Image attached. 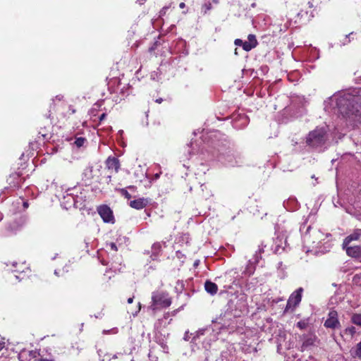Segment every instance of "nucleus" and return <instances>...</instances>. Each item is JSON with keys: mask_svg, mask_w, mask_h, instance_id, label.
<instances>
[{"mask_svg": "<svg viewBox=\"0 0 361 361\" xmlns=\"http://www.w3.org/2000/svg\"><path fill=\"white\" fill-rule=\"evenodd\" d=\"M172 299L166 291L156 290L152 293V302L149 308L153 312L169 307Z\"/></svg>", "mask_w": 361, "mask_h": 361, "instance_id": "1", "label": "nucleus"}, {"mask_svg": "<svg viewBox=\"0 0 361 361\" xmlns=\"http://www.w3.org/2000/svg\"><path fill=\"white\" fill-rule=\"evenodd\" d=\"M58 123L65 124L70 118L71 116L76 112V109L68 102H63L60 107L56 109Z\"/></svg>", "mask_w": 361, "mask_h": 361, "instance_id": "2", "label": "nucleus"}, {"mask_svg": "<svg viewBox=\"0 0 361 361\" xmlns=\"http://www.w3.org/2000/svg\"><path fill=\"white\" fill-rule=\"evenodd\" d=\"M325 135L326 131L324 128H316L309 133L306 138V143L312 147L320 145L324 142Z\"/></svg>", "mask_w": 361, "mask_h": 361, "instance_id": "3", "label": "nucleus"}, {"mask_svg": "<svg viewBox=\"0 0 361 361\" xmlns=\"http://www.w3.org/2000/svg\"><path fill=\"white\" fill-rule=\"evenodd\" d=\"M13 269H12V275L17 280L21 281L24 279L28 273L30 272L29 267L25 263L14 262L13 264Z\"/></svg>", "mask_w": 361, "mask_h": 361, "instance_id": "4", "label": "nucleus"}, {"mask_svg": "<svg viewBox=\"0 0 361 361\" xmlns=\"http://www.w3.org/2000/svg\"><path fill=\"white\" fill-rule=\"evenodd\" d=\"M302 288H300L294 291L289 297L284 312H288L289 310L293 312L295 307L300 304L302 300Z\"/></svg>", "mask_w": 361, "mask_h": 361, "instance_id": "5", "label": "nucleus"}, {"mask_svg": "<svg viewBox=\"0 0 361 361\" xmlns=\"http://www.w3.org/2000/svg\"><path fill=\"white\" fill-rule=\"evenodd\" d=\"M97 212L105 223H114L113 211L106 204H102L97 207Z\"/></svg>", "mask_w": 361, "mask_h": 361, "instance_id": "6", "label": "nucleus"}, {"mask_svg": "<svg viewBox=\"0 0 361 361\" xmlns=\"http://www.w3.org/2000/svg\"><path fill=\"white\" fill-rule=\"evenodd\" d=\"M324 326L326 328L331 329L341 327V324L338 318V312L336 310H331L329 312L328 318L324 322Z\"/></svg>", "mask_w": 361, "mask_h": 361, "instance_id": "7", "label": "nucleus"}, {"mask_svg": "<svg viewBox=\"0 0 361 361\" xmlns=\"http://www.w3.org/2000/svg\"><path fill=\"white\" fill-rule=\"evenodd\" d=\"M106 166L109 170L114 171L115 173H118L120 169V162L118 158L115 157H109L106 161Z\"/></svg>", "mask_w": 361, "mask_h": 361, "instance_id": "8", "label": "nucleus"}, {"mask_svg": "<svg viewBox=\"0 0 361 361\" xmlns=\"http://www.w3.org/2000/svg\"><path fill=\"white\" fill-rule=\"evenodd\" d=\"M149 202V201L147 198L140 197L130 201L129 205L130 207L139 210L145 208Z\"/></svg>", "mask_w": 361, "mask_h": 361, "instance_id": "9", "label": "nucleus"}, {"mask_svg": "<svg viewBox=\"0 0 361 361\" xmlns=\"http://www.w3.org/2000/svg\"><path fill=\"white\" fill-rule=\"evenodd\" d=\"M361 237V229L356 230L354 233L347 236L343 243L344 248L347 247L353 240H357Z\"/></svg>", "mask_w": 361, "mask_h": 361, "instance_id": "10", "label": "nucleus"}, {"mask_svg": "<svg viewBox=\"0 0 361 361\" xmlns=\"http://www.w3.org/2000/svg\"><path fill=\"white\" fill-rule=\"evenodd\" d=\"M341 111L345 113L348 116H354L357 121L361 120V106L358 107L352 106V109H348V111H342V110H341Z\"/></svg>", "mask_w": 361, "mask_h": 361, "instance_id": "11", "label": "nucleus"}, {"mask_svg": "<svg viewBox=\"0 0 361 361\" xmlns=\"http://www.w3.org/2000/svg\"><path fill=\"white\" fill-rule=\"evenodd\" d=\"M204 288H205V290L214 295H215L217 291H218V286L215 283H213L211 281H206L205 283H204Z\"/></svg>", "mask_w": 361, "mask_h": 361, "instance_id": "12", "label": "nucleus"}, {"mask_svg": "<svg viewBox=\"0 0 361 361\" xmlns=\"http://www.w3.org/2000/svg\"><path fill=\"white\" fill-rule=\"evenodd\" d=\"M346 247V253L348 256L353 257H357L360 255V247L358 246L354 247Z\"/></svg>", "mask_w": 361, "mask_h": 361, "instance_id": "13", "label": "nucleus"}, {"mask_svg": "<svg viewBox=\"0 0 361 361\" xmlns=\"http://www.w3.org/2000/svg\"><path fill=\"white\" fill-rule=\"evenodd\" d=\"M63 102H66L63 99V96L61 94L56 95L53 99H52V105L54 109H58L60 107V105L63 104Z\"/></svg>", "mask_w": 361, "mask_h": 361, "instance_id": "14", "label": "nucleus"}, {"mask_svg": "<svg viewBox=\"0 0 361 361\" xmlns=\"http://www.w3.org/2000/svg\"><path fill=\"white\" fill-rule=\"evenodd\" d=\"M350 354L354 358L361 359V341L352 348Z\"/></svg>", "mask_w": 361, "mask_h": 361, "instance_id": "15", "label": "nucleus"}, {"mask_svg": "<svg viewBox=\"0 0 361 361\" xmlns=\"http://www.w3.org/2000/svg\"><path fill=\"white\" fill-rule=\"evenodd\" d=\"M314 339L313 338H306L302 342L301 345V350L304 351L307 347L311 346L314 344Z\"/></svg>", "mask_w": 361, "mask_h": 361, "instance_id": "16", "label": "nucleus"}, {"mask_svg": "<svg viewBox=\"0 0 361 361\" xmlns=\"http://www.w3.org/2000/svg\"><path fill=\"white\" fill-rule=\"evenodd\" d=\"M351 322L354 324L361 326V314H353L351 317Z\"/></svg>", "mask_w": 361, "mask_h": 361, "instance_id": "17", "label": "nucleus"}, {"mask_svg": "<svg viewBox=\"0 0 361 361\" xmlns=\"http://www.w3.org/2000/svg\"><path fill=\"white\" fill-rule=\"evenodd\" d=\"M355 333H356V329L354 326L348 327L343 331V334L345 335L350 336V338H352L353 337V336L355 335Z\"/></svg>", "mask_w": 361, "mask_h": 361, "instance_id": "18", "label": "nucleus"}, {"mask_svg": "<svg viewBox=\"0 0 361 361\" xmlns=\"http://www.w3.org/2000/svg\"><path fill=\"white\" fill-rule=\"evenodd\" d=\"M116 190H118L120 192V194L127 200H130L132 197L131 195L128 192V190L126 188H119L116 189Z\"/></svg>", "mask_w": 361, "mask_h": 361, "instance_id": "19", "label": "nucleus"}, {"mask_svg": "<svg viewBox=\"0 0 361 361\" xmlns=\"http://www.w3.org/2000/svg\"><path fill=\"white\" fill-rule=\"evenodd\" d=\"M86 142V139L82 137H76L74 142V144L78 147H80L83 146L84 143Z\"/></svg>", "mask_w": 361, "mask_h": 361, "instance_id": "20", "label": "nucleus"}, {"mask_svg": "<svg viewBox=\"0 0 361 361\" xmlns=\"http://www.w3.org/2000/svg\"><path fill=\"white\" fill-rule=\"evenodd\" d=\"M248 42L251 43L255 47L258 44L257 40L255 35L250 34L247 37Z\"/></svg>", "mask_w": 361, "mask_h": 361, "instance_id": "21", "label": "nucleus"}, {"mask_svg": "<svg viewBox=\"0 0 361 361\" xmlns=\"http://www.w3.org/2000/svg\"><path fill=\"white\" fill-rule=\"evenodd\" d=\"M254 48H255V47L251 43H250L248 41L243 42V49L245 51H249Z\"/></svg>", "mask_w": 361, "mask_h": 361, "instance_id": "22", "label": "nucleus"}, {"mask_svg": "<svg viewBox=\"0 0 361 361\" xmlns=\"http://www.w3.org/2000/svg\"><path fill=\"white\" fill-rule=\"evenodd\" d=\"M307 323L305 321H299L296 326L300 329H304L307 327Z\"/></svg>", "mask_w": 361, "mask_h": 361, "instance_id": "23", "label": "nucleus"}, {"mask_svg": "<svg viewBox=\"0 0 361 361\" xmlns=\"http://www.w3.org/2000/svg\"><path fill=\"white\" fill-rule=\"evenodd\" d=\"M234 44L237 46H240L243 47V41L240 39H236L234 42Z\"/></svg>", "mask_w": 361, "mask_h": 361, "instance_id": "24", "label": "nucleus"}, {"mask_svg": "<svg viewBox=\"0 0 361 361\" xmlns=\"http://www.w3.org/2000/svg\"><path fill=\"white\" fill-rule=\"evenodd\" d=\"M109 246H110V247H111V249L112 250H114V251H115V252H117V251H118V247H117V246H116V243H111L109 244Z\"/></svg>", "mask_w": 361, "mask_h": 361, "instance_id": "25", "label": "nucleus"}, {"mask_svg": "<svg viewBox=\"0 0 361 361\" xmlns=\"http://www.w3.org/2000/svg\"><path fill=\"white\" fill-rule=\"evenodd\" d=\"M203 6L205 8L204 13H206L207 11L212 8V4L209 2L207 4H205Z\"/></svg>", "mask_w": 361, "mask_h": 361, "instance_id": "26", "label": "nucleus"}, {"mask_svg": "<svg viewBox=\"0 0 361 361\" xmlns=\"http://www.w3.org/2000/svg\"><path fill=\"white\" fill-rule=\"evenodd\" d=\"M46 117H47V118L50 119V120H51V121H54V116H53L52 113L51 112V111H49L48 112V114H46Z\"/></svg>", "mask_w": 361, "mask_h": 361, "instance_id": "27", "label": "nucleus"}, {"mask_svg": "<svg viewBox=\"0 0 361 361\" xmlns=\"http://www.w3.org/2000/svg\"><path fill=\"white\" fill-rule=\"evenodd\" d=\"M106 118V114L103 113L100 115L99 117V122L101 123L102 121H104Z\"/></svg>", "mask_w": 361, "mask_h": 361, "instance_id": "28", "label": "nucleus"}, {"mask_svg": "<svg viewBox=\"0 0 361 361\" xmlns=\"http://www.w3.org/2000/svg\"><path fill=\"white\" fill-rule=\"evenodd\" d=\"M185 7V4L184 2H181L179 4L180 8H184Z\"/></svg>", "mask_w": 361, "mask_h": 361, "instance_id": "29", "label": "nucleus"}, {"mask_svg": "<svg viewBox=\"0 0 361 361\" xmlns=\"http://www.w3.org/2000/svg\"><path fill=\"white\" fill-rule=\"evenodd\" d=\"M39 361H54V360H50L47 358H40Z\"/></svg>", "mask_w": 361, "mask_h": 361, "instance_id": "30", "label": "nucleus"}, {"mask_svg": "<svg viewBox=\"0 0 361 361\" xmlns=\"http://www.w3.org/2000/svg\"><path fill=\"white\" fill-rule=\"evenodd\" d=\"M133 299H134V296H132V297L129 298L128 299V302L130 303V304L132 303L133 301Z\"/></svg>", "mask_w": 361, "mask_h": 361, "instance_id": "31", "label": "nucleus"}, {"mask_svg": "<svg viewBox=\"0 0 361 361\" xmlns=\"http://www.w3.org/2000/svg\"><path fill=\"white\" fill-rule=\"evenodd\" d=\"M28 206H29V204H28L27 202H23V207L24 208H27Z\"/></svg>", "mask_w": 361, "mask_h": 361, "instance_id": "32", "label": "nucleus"}, {"mask_svg": "<svg viewBox=\"0 0 361 361\" xmlns=\"http://www.w3.org/2000/svg\"><path fill=\"white\" fill-rule=\"evenodd\" d=\"M4 343H0V351L4 348Z\"/></svg>", "mask_w": 361, "mask_h": 361, "instance_id": "33", "label": "nucleus"}, {"mask_svg": "<svg viewBox=\"0 0 361 361\" xmlns=\"http://www.w3.org/2000/svg\"><path fill=\"white\" fill-rule=\"evenodd\" d=\"M128 188H129V189H132V190H134V189H135L136 188H135V186H134V185H129V186L128 187Z\"/></svg>", "mask_w": 361, "mask_h": 361, "instance_id": "34", "label": "nucleus"}, {"mask_svg": "<svg viewBox=\"0 0 361 361\" xmlns=\"http://www.w3.org/2000/svg\"><path fill=\"white\" fill-rule=\"evenodd\" d=\"M156 102H157V103H161V102H162V99H161V98H160V99H157V100H156Z\"/></svg>", "mask_w": 361, "mask_h": 361, "instance_id": "35", "label": "nucleus"}, {"mask_svg": "<svg viewBox=\"0 0 361 361\" xmlns=\"http://www.w3.org/2000/svg\"><path fill=\"white\" fill-rule=\"evenodd\" d=\"M141 309V304L139 302L138 303V311H140Z\"/></svg>", "mask_w": 361, "mask_h": 361, "instance_id": "36", "label": "nucleus"}, {"mask_svg": "<svg viewBox=\"0 0 361 361\" xmlns=\"http://www.w3.org/2000/svg\"><path fill=\"white\" fill-rule=\"evenodd\" d=\"M165 13V12H164L163 10L161 11V14H163V13Z\"/></svg>", "mask_w": 361, "mask_h": 361, "instance_id": "37", "label": "nucleus"}, {"mask_svg": "<svg viewBox=\"0 0 361 361\" xmlns=\"http://www.w3.org/2000/svg\"><path fill=\"white\" fill-rule=\"evenodd\" d=\"M16 187H17V188H19V187H20V184H18H18H17V185H16Z\"/></svg>", "mask_w": 361, "mask_h": 361, "instance_id": "38", "label": "nucleus"}]
</instances>
